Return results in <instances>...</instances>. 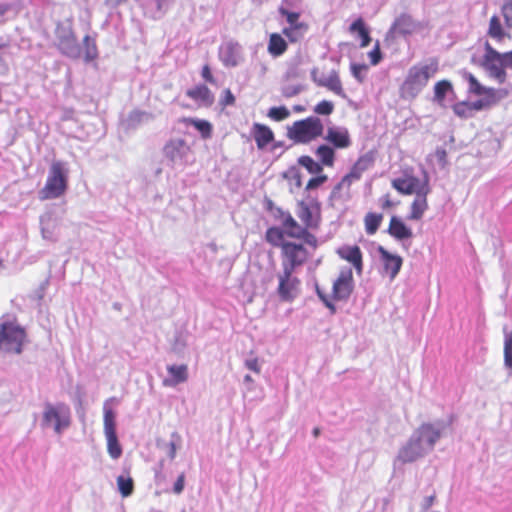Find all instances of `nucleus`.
<instances>
[{
    "label": "nucleus",
    "instance_id": "20",
    "mask_svg": "<svg viewBox=\"0 0 512 512\" xmlns=\"http://www.w3.org/2000/svg\"><path fill=\"white\" fill-rule=\"evenodd\" d=\"M168 376L163 379L162 384L165 387H176L185 383L189 378L187 364H172L167 366Z\"/></svg>",
    "mask_w": 512,
    "mask_h": 512
},
{
    "label": "nucleus",
    "instance_id": "41",
    "mask_svg": "<svg viewBox=\"0 0 512 512\" xmlns=\"http://www.w3.org/2000/svg\"><path fill=\"white\" fill-rule=\"evenodd\" d=\"M107 440V451L111 458L118 459L122 455V447L119 444L117 434L105 435Z\"/></svg>",
    "mask_w": 512,
    "mask_h": 512
},
{
    "label": "nucleus",
    "instance_id": "49",
    "mask_svg": "<svg viewBox=\"0 0 512 512\" xmlns=\"http://www.w3.org/2000/svg\"><path fill=\"white\" fill-rule=\"evenodd\" d=\"M334 111V105L327 100L320 101L315 107L314 112L318 115H330Z\"/></svg>",
    "mask_w": 512,
    "mask_h": 512
},
{
    "label": "nucleus",
    "instance_id": "63",
    "mask_svg": "<svg viewBox=\"0 0 512 512\" xmlns=\"http://www.w3.org/2000/svg\"><path fill=\"white\" fill-rule=\"evenodd\" d=\"M245 380H246V381H251L252 379H251V377H250L249 375H246V376H245Z\"/></svg>",
    "mask_w": 512,
    "mask_h": 512
},
{
    "label": "nucleus",
    "instance_id": "38",
    "mask_svg": "<svg viewBox=\"0 0 512 512\" xmlns=\"http://www.w3.org/2000/svg\"><path fill=\"white\" fill-rule=\"evenodd\" d=\"M183 122L194 126L201 134L202 138L208 139L212 135V125L210 122L195 118H184Z\"/></svg>",
    "mask_w": 512,
    "mask_h": 512
},
{
    "label": "nucleus",
    "instance_id": "44",
    "mask_svg": "<svg viewBox=\"0 0 512 512\" xmlns=\"http://www.w3.org/2000/svg\"><path fill=\"white\" fill-rule=\"evenodd\" d=\"M279 13L286 18L287 23L289 26H296V25H308L305 22H300V13L299 12H293L286 9L284 6H280L278 9Z\"/></svg>",
    "mask_w": 512,
    "mask_h": 512
},
{
    "label": "nucleus",
    "instance_id": "60",
    "mask_svg": "<svg viewBox=\"0 0 512 512\" xmlns=\"http://www.w3.org/2000/svg\"><path fill=\"white\" fill-rule=\"evenodd\" d=\"M146 113L143 112V111H137L134 113V118L137 120V121H140L142 119L143 116H145Z\"/></svg>",
    "mask_w": 512,
    "mask_h": 512
},
{
    "label": "nucleus",
    "instance_id": "7",
    "mask_svg": "<svg viewBox=\"0 0 512 512\" xmlns=\"http://www.w3.org/2000/svg\"><path fill=\"white\" fill-rule=\"evenodd\" d=\"M484 49L485 53L480 63L481 67L498 84H504L507 80V67L503 54L494 49L488 41L485 42Z\"/></svg>",
    "mask_w": 512,
    "mask_h": 512
},
{
    "label": "nucleus",
    "instance_id": "43",
    "mask_svg": "<svg viewBox=\"0 0 512 512\" xmlns=\"http://www.w3.org/2000/svg\"><path fill=\"white\" fill-rule=\"evenodd\" d=\"M504 333V361L507 367L512 368V330L507 331L504 328Z\"/></svg>",
    "mask_w": 512,
    "mask_h": 512
},
{
    "label": "nucleus",
    "instance_id": "12",
    "mask_svg": "<svg viewBox=\"0 0 512 512\" xmlns=\"http://www.w3.org/2000/svg\"><path fill=\"white\" fill-rule=\"evenodd\" d=\"M400 176L392 179L391 186L402 195H412L424 187V179H419L414 174L411 166H405L401 169Z\"/></svg>",
    "mask_w": 512,
    "mask_h": 512
},
{
    "label": "nucleus",
    "instance_id": "33",
    "mask_svg": "<svg viewBox=\"0 0 512 512\" xmlns=\"http://www.w3.org/2000/svg\"><path fill=\"white\" fill-rule=\"evenodd\" d=\"M487 35L497 42H502L506 36H509V34L506 33L498 15L491 16Z\"/></svg>",
    "mask_w": 512,
    "mask_h": 512
},
{
    "label": "nucleus",
    "instance_id": "48",
    "mask_svg": "<svg viewBox=\"0 0 512 512\" xmlns=\"http://www.w3.org/2000/svg\"><path fill=\"white\" fill-rule=\"evenodd\" d=\"M327 180H328V176L326 174H323V173L316 174V177L309 179V181L307 182V184L305 186V189L307 191L315 190V189L319 188L320 186H322L325 182H327Z\"/></svg>",
    "mask_w": 512,
    "mask_h": 512
},
{
    "label": "nucleus",
    "instance_id": "34",
    "mask_svg": "<svg viewBox=\"0 0 512 512\" xmlns=\"http://www.w3.org/2000/svg\"><path fill=\"white\" fill-rule=\"evenodd\" d=\"M383 214L377 212H368L364 216L363 223L367 235H374L383 222Z\"/></svg>",
    "mask_w": 512,
    "mask_h": 512
},
{
    "label": "nucleus",
    "instance_id": "9",
    "mask_svg": "<svg viewBox=\"0 0 512 512\" xmlns=\"http://www.w3.org/2000/svg\"><path fill=\"white\" fill-rule=\"evenodd\" d=\"M43 422L45 425L53 424L55 432L61 433L71 423L69 406L64 403H58L57 405L47 403L43 413Z\"/></svg>",
    "mask_w": 512,
    "mask_h": 512
},
{
    "label": "nucleus",
    "instance_id": "42",
    "mask_svg": "<svg viewBox=\"0 0 512 512\" xmlns=\"http://www.w3.org/2000/svg\"><path fill=\"white\" fill-rule=\"evenodd\" d=\"M104 432L105 435L116 433L115 414L111 408H104Z\"/></svg>",
    "mask_w": 512,
    "mask_h": 512
},
{
    "label": "nucleus",
    "instance_id": "8",
    "mask_svg": "<svg viewBox=\"0 0 512 512\" xmlns=\"http://www.w3.org/2000/svg\"><path fill=\"white\" fill-rule=\"evenodd\" d=\"M274 217L282 225V230L290 238L303 239L306 244L317 247V238L307 231L302 223H298L289 211L276 208Z\"/></svg>",
    "mask_w": 512,
    "mask_h": 512
},
{
    "label": "nucleus",
    "instance_id": "31",
    "mask_svg": "<svg viewBox=\"0 0 512 512\" xmlns=\"http://www.w3.org/2000/svg\"><path fill=\"white\" fill-rule=\"evenodd\" d=\"M349 32L353 35H357L360 38V47L365 48L371 42L369 29L367 28L364 20L360 17L356 19L350 26Z\"/></svg>",
    "mask_w": 512,
    "mask_h": 512
},
{
    "label": "nucleus",
    "instance_id": "3",
    "mask_svg": "<svg viewBox=\"0 0 512 512\" xmlns=\"http://www.w3.org/2000/svg\"><path fill=\"white\" fill-rule=\"evenodd\" d=\"M439 70L437 59H430L428 63L412 66L400 87L402 98H415Z\"/></svg>",
    "mask_w": 512,
    "mask_h": 512
},
{
    "label": "nucleus",
    "instance_id": "64",
    "mask_svg": "<svg viewBox=\"0 0 512 512\" xmlns=\"http://www.w3.org/2000/svg\"><path fill=\"white\" fill-rule=\"evenodd\" d=\"M117 4H120L122 2H125L126 0H115Z\"/></svg>",
    "mask_w": 512,
    "mask_h": 512
},
{
    "label": "nucleus",
    "instance_id": "40",
    "mask_svg": "<svg viewBox=\"0 0 512 512\" xmlns=\"http://www.w3.org/2000/svg\"><path fill=\"white\" fill-rule=\"evenodd\" d=\"M117 487L122 497H129L134 491V481L128 476L124 477L122 475L117 477Z\"/></svg>",
    "mask_w": 512,
    "mask_h": 512
},
{
    "label": "nucleus",
    "instance_id": "1",
    "mask_svg": "<svg viewBox=\"0 0 512 512\" xmlns=\"http://www.w3.org/2000/svg\"><path fill=\"white\" fill-rule=\"evenodd\" d=\"M464 78L468 82V93L474 96H482V98L474 102L461 101L455 103L452 110L461 119L473 117L475 112L492 107L508 95L507 89H495L482 85L472 73H466Z\"/></svg>",
    "mask_w": 512,
    "mask_h": 512
},
{
    "label": "nucleus",
    "instance_id": "18",
    "mask_svg": "<svg viewBox=\"0 0 512 512\" xmlns=\"http://www.w3.org/2000/svg\"><path fill=\"white\" fill-rule=\"evenodd\" d=\"M337 255L350 263L357 275H362L364 269L363 253L358 245H343L336 250Z\"/></svg>",
    "mask_w": 512,
    "mask_h": 512
},
{
    "label": "nucleus",
    "instance_id": "23",
    "mask_svg": "<svg viewBox=\"0 0 512 512\" xmlns=\"http://www.w3.org/2000/svg\"><path fill=\"white\" fill-rule=\"evenodd\" d=\"M387 233L397 241L410 240L413 237L412 229L396 215L390 218Z\"/></svg>",
    "mask_w": 512,
    "mask_h": 512
},
{
    "label": "nucleus",
    "instance_id": "28",
    "mask_svg": "<svg viewBox=\"0 0 512 512\" xmlns=\"http://www.w3.org/2000/svg\"><path fill=\"white\" fill-rule=\"evenodd\" d=\"M220 59L224 66L235 67L241 59L240 45L235 42H228L220 49Z\"/></svg>",
    "mask_w": 512,
    "mask_h": 512
},
{
    "label": "nucleus",
    "instance_id": "53",
    "mask_svg": "<svg viewBox=\"0 0 512 512\" xmlns=\"http://www.w3.org/2000/svg\"><path fill=\"white\" fill-rule=\"evenodd\" d=\"M235 101H236V99H235L233 93L231 92V90L225 89L223 91V97L221 98L220 104L223 107L232 106L235 104Z\"/></svg>",
    "mask_w": 512,
    "mask_h": 512
},
{
    "label": "nucleus",
    "instance_id": "35",
    "mask_svg": "<svg viewBox=\"0 0 512 512\" xmlns=\"http://www.w3.org/2000/svg\"><path fill=\"white\" fill-rule=\"evenodd\" d=\"M285 233L282 228L273 226L269 227L265 233V240L272 245L273 247H280L282 249V245L287 241L284 239Z\"/></svg>",
    "mask_w": 512,
    "mask_h": 512
},
{
    "label": "nucleus",
    "instance_id": "58",
    "mask_svg": "<svg viewBox=\"0 0 512 512\" xmlns=\"http://www.w3.org/2000/svg\"><path fill=\"white\" fill-rule=\"evenodd\" d=\"M502 54L506 63V67L512 69V50Z\"/></svg>",
    "mask_w": 512,
    "mask_h": 512
},
{
    "label": "nucleus",
    "instance_id": "56",
    "mask_svg": "<svg viewBox=\"0 0 512 512\" xmlns=\"http://www.w3.org/2000/svg\"><path fill=\"white\" fill-rule=\"evenodd\" d=\"M246 366L248 369H250L256 373L260 372V368H259L257 359H251V360L246 361Z\"/></svg>",
    "mask_w": 512,
    "mask_h": 512
},
{
    "label": "nucleus",
    "instance_id": "45",
    "mask_svg": "<svg viewBox=\"0 0 512 512\" xmlns=\"http://www.w3.org/2000/svg\"><path fill=\"white\" fill-rule=\"evenodd\" d=\"M500 12L504 19L505 26L512 29V0H503Z\"/></svg>",
    "mask_w": 512,
    "mask_h": 512
},
{
    "label": "nucleus",
    "instance_id": "32",
    "mask_svg": "<svg viewBox=\"0 0 512 512\" xmlns=\"http://www.w3.org/2000/svg\"><path fill=\"white\" fill-rule=\"evenodd\" d=\"M336 149L329 144H321L315 150V155L324 167L332 168L335 164Z\"/></svg>",
    "mask_w": 512,
    "mask_h": 512
},
{
    "label": "nucleus",
    "instance_id": "59",
    "mask_svg": "<svg viewBox=\"0 0 512 512\" xmlns=\"http://www.w3.org/2000/svg\"><path fill=\"white\" fill-rule=\"evenodd\" d=\"M434 500H435V495H431V496L427 497L425 500V508L431 507L434 503Z\"/></svg>",
    "mask_w": 512,
    "mask_h": 512
},
{
    "label": "nucleus",
    "instance_id": "51",
    "mask_svg": "<svg viewBox=\"0 0 512 512\" xmlns=\"http://www.w3.org/2000/svg\"><path fill=\"white\" fill-rule=\"evenodd\" d=\"M185 480H186L185 472H182L181 474H179L176 482L173 485L172 491L174 494L180 495L183 492V490L185 488Z\"/></svg>",
    "mask_w": 512,
    "mask_h": 512
},
{
    "label": "nucleus",
    "instance_id": "27",
    "mask_svg": "<svg viewBox=\"0 0 512 512\" xmlns=\"http://www.w3.org/2000/svg\"><path fill=\"white\" fill-rule=\"evenodd\" d=\"M416 22L412 16L406 13L399 15L393 22L390 32L394 35L407 36L415 32Z\"/></svg>",
    "mask_w": 512,
    "mask_h": 512
},
{
    "label": "nucleus",
    "instance_id": "46",
    "mask_svg": "<svg viewBox=\"0 0 512 512\" xmlns=\"http://www.w3.org/2000/svg\"><path fill=\"white\" fill-rule=\"evenodd\" d=\"M84 45L86 47L85 60L90 62L97 57V47L93 39L90 38L89 35H86L83 39Z\"/></svg>",
    "mask_w": 512,
    "mask_h": 512
},
{
    "label": "nucleus",
    "instance_id": "11",
    "mask_svg": "<svg viewBox=\"0 0 512 512\" xmlns=\"http://www.w3.org/2000/svg\"><path fill=\"white\" fill-rule=\"evenodd\" d=\"M282 268L295 270L309 258V252L302 243L288 241L281 249Z\"/></svg>",
    "mask_w": 512,
    "mask_h": 512
},
{
    "label": "nucleus",
    "instance_id": "22",
    "mask_svg": "<svg viewBox=\"0 0 512 512\" xmlns=\"http://www.w3.org/2000/svg\"><path fill=\"white\" fill-rule=\"evenodd\" d=\"M312 78L317 86L325 87L338 96H345L339 73L336 70H332L327 76L320 78L316 77V71L314 70L312 72Z\"/></svg>",
    "mask_w": 512,
    "mask_h": 512
},
{
    "label": "nucleus",
    "instance_id": "29",
    "mask_svg": "<svg viewBox=\"0 0 512 512\" xmlns=\"http://www.w3.org/2000/svg\"><path fill=\"white\" fill-rule=\"evenodd\" d=\"M57 46L61 53L68 57L77 58L79 56L77 37L72 32L61 36Z\"/></svg>",
    "mask_w": 512,
    "mask_h": 512
},
{
    "label": "nucleus",
    "instance_id": "16",
    "mask_svg": "<svg viewBox=\"0 0 512 512\" xmlns=\"http://www.w3.org/2000/svg\"><path fill=\"white\" fill-rule=\"evenodd\" d=\"M427 452L428 450L423 442L414 433L407 444L400 449L398 459L402 463H410L424 456Z\"/></svg>",
    "mask_w": 512,
    "mask_h": 512
},
{
    "label": "nucleus",
    "instance_id": "17",
    "mask_svg": "<svg viewBox=\"0 0 512 512\" xmlns=\"http://www.w3.org/2000/svg\"><path fill=\"white\" fill-rule=\"evenodd\" d=\"M323 138L334 149L343 150L352 145L350 133L345 127H328Z\"/></svg>",
    "mask_w": 512,
    "mask_h": 512
},
{
    "label": "nucleus",
    "instance_id": "25",
    "mask_svg": "<svg viewBox=\"0 0 512 512\" xmlns=\"http://www.w3.org/2000/svg\"><path fill=\"white\" fill-rule=\"evenodd\" d=\"M252 137L259 150L265 149L274 141L275 135L270 127L261 123H254L251 128Z\"/></svg>",
    "mask_w": 512,
    "mask_h": 512
},
{
    "label": "nucleus",
    "instance_id": "4",
    "mask_svg": "<svg viewBox=\"0 0 512 512\" xmlns=\"http://www.w3.org/2000/svg\"><path fill=\"white\" fill-rule=\"evenodd\" d=\"M26 341V330L18 323L17 317L14 315L3 316L0 321V350L11 354H21Z\"/></svg>",
    "mask_w": 512,
    "mask_h": 512
},
{
    "label": "nucleus",
    "instance_id": "36",
    "mask_svg": "<svg viewBox=\"0 0 512 512\" xmlns=\"http://www.w3.org/2000/svg\"><path fill=\"white\" fill-rule=\"evenodd\" d=\"M308 28V25L288 26L283 28L282 34L287 37L289 42L296 43L303 39Z\"/></svg>",
    "mask_w": 512,
    "mask_h": 512
},
{
    "label": "nucleus",
    "instance_id": "6",
    "mask_svg": "<svg viewBox=\"0 0 512 512\" xmlns=\"http://www.w3.org/2000/svg\"><path fill=\"white\" fill-rule=\"evenodd\" d=\"M324 132V125L318 117H307L295 121L287 129V137L294 143L308 144L321 137Z\"/></svg>",
    "mask_w": 512,
    "mask_h": 512
},
{
    "label": "nucleus",
    "instance_id": "24",
    "mask_svg": "<svg viewBox=\"0 0 512 512\" xmlns=\"http://www.w3.org/2000/svg\"><path fill=\"white\" fill-rule=\"evenodd\" d=\"M423 442L428 451L434 448L435 443L441 437V431L431 423H423L414 432Z\"/></svg>",
    "mask_w": 512,
    "mask_h": 512
},
{
    "label": "nucleus",
    "instance_id": "21",
    "mask_svg": "<svg viewBox=\"0 0 512 512\" xmlns=\"http://www.w3.org/2000/svg\"><path fill=\"white\" fill-rule=\"evenodd\" d=\"M163 151L172 162H181L190 153V147L184 139H173L166 143Z\"/></svg>",
    "mask_w": 512,
    "mask_h": 512
},
{
    "label": "nucleus",
    "instance_id": "57",
    "mask_svg": "<svg viewBox=\"0 0 512 512\" xmlns=\"http://www.w3.org/2000/svg\"><path fill=\"white\" fill-rule=\"evenodd\" d=\"M11 5L8 3H0V22H2V19L4 16L10 11Z\"/></svg>",
    "mask_w": 512,
    "mask_h": 512
},
{
    "label": "nucleus",
    "instance_id": "30",
    "mask_svg": "<svg viewBox=\"0 0 512 512\" xmlns=\"http://www.w3.org/2000/svg\"><path fill=\"white\" fill-rule=\"evenodd\" d=\"M288 49V42L279 33H272L269 36L267 51L274 57L282 56Z\"/></svg>",
    "mask_w": 512,
    "mask_h": 512
},
{
    "label": "nucleus",
    "instance_id": "50",
    "mask_svg": "<svg viewBox=\"0 0 512 512\" xmlns=\"http://www.w3.org/2000/svg\"><path fill=\"white\" fill-rule=\"evenodd\" d=\"M350 68H351L352 75L359 82H363V80H364L363 73L368 69L367 65L366 64L353 63V64H351Z\"/></svg>",
    "mask_w": 512,
    "mask_h": 512
},
{
    "label": "nucleus",
    "instance_id": "37",
    "mask_svg": "<svg viewBox=\"0 0 512 512\" xmlns=\"http://www.w3.org/2000/svg\"><path fill=\"white\" fill-rule=\"evenodd\" d=\"M298 164L305 168L310 174H320L323 173L324 166L319 162L314 160L309 155H303L298 158Z\"/></svg>",
    "mask_w": 512,
    "mask_h": 512
},
{
    "label": "nucleus",
    "instance_id": "19",
    "mask_svg": "<svg viewBox=\"0 0 512 512\" xmlns=\"http://www.w3.org/2000/svg\"><path fill=\"white\" fill-rule=\"evenodd\" d=\"M378 252H379L385 273L390 277V279H394L402 267V264H403L402 257L399 255L390 253L382 246L378 247Z\"/></svg>",
    "mask_w": 512,
    "mask_h": 512
},
{
    "label": "nucleus",
    "instance_id": "13",
    "mask_svg": "<svg viewBox=\"0 0 512 512\" xmlns=\"http://www.w3.org/2000/svg\"><path fill=\"white\" fill-rule=\"evenodd\" d=\"M374 158L370 154L360 156L352 165L349 172L342 177L339 183L334 187V191H340L343 188L349 189L352 183L361 179L363 173L373 166Z\"/></svg>",
    "mask_w": 512,
    "mask_h": 512
},
{
    "label": "nucleus",
    "instance_id": "26",
    "mask_svg": "<svg viewBox=\"0 0 512 512\" xmlns=\"http://www.w3.org/2000/svg\"><path fill=\"white\" fill-rule=\"evenodd\" d=\"M186 95L195 101L199 106L210 107L215 97L211 90L204 84H199L186 91Z\"/></svg>",
    "mask_w": 512,
    "mask_h": 512
},
{
    "label": "nucleus",
    "instance_id": "39",
    "mask_svg": "<svg viewBox=\"0 0 512 512\" xmlns=\"http://www.w3.org/2000/svg\"><path fill=\"white\" fill-rule=\"evenodd\" d=\"M453 91V86L448 80H440L434 86V99L437 103L443 104L447 93Z\"/></svg>",
    "mask_w": 512,
    "mask_h": 512
},
{
    "label": "nucleus",
    "instance_id": "61",
    "mask_svg": "<svg viewBox=\"0 0 512 512\" xmlns=\"http://www.w3.org/2000/svg\"><path fill=\"white\" fill-rule=\"evenodd\" d=\"M314 437H318L320 435V428L315 427L312 431Z\"/></svg>",
    "mask_w": 512,
    "mask_h": 512
},
{
    "label": "nucleus",
    "instance_id": "47",
    "mask_svg": "<svg viewBox=\"0 0 512 512\" xmlns=\"http://www.w3.org/2000/svg\"><path fill=\"white\" fill-rule=\"evenodd\" d=\"M268 116L275 121H283L290 116V111L285 106L272 107Z\"/></svg>",
    "mask_w": 512,
    "mask_h": 512
},
{
    "label": "nucleus",
    "instance_id": "14",
    "mask_svg": "<svg viewBox=\"0 0 512 512\" xmlns=\"http://www.w3.org/2000/svg\"><path fill=\"white\" fill-rule=\"evenodd\" d=\"M294 270L284 269L278 276L279 284L277 287V293L282 301L291 302L300 291V280L293 276Z\"/></svg>",
    "mask_w": 512,
    "mask_h": 512
},
{
    "label": "nucleus",
    "instance_id": "2",
    "mask_svg": "<svg viewBox=\"0 0 512 512\" xmlns=\"http://www.w3.org/2000/svg\"><path fill=\"white\" fill-rule=\"evenodd\" d=\"M315 290L325 307L330 310L331 314H335V302L347 301L354 290L352 269L349 267L340 269L337 277L332 282L330 293H326L319 284L315 285Z\"/></svg>",
    "mask_w": 512,
    "mask_h": 512
},
{
    "label": "nucleus",
    "instance_id": "55",
    "mask_svg": "<svg viewBox=\"0 0 512 512\" xmlns=\"http://www.w3.org/2000/svg\"><path fill=\"white\" fill-rule=\"evenodd\" d=\"M380 202H381V208L383 210H388V209H391V208H394L397 203H395L392 198H391V195L390 194H385L381 199H380Z\"/></svg>",
    "mask_w": 512,
    "mask_h": 512
},
{
    "label": "nucleus",
    "instance_id": "5",
    "mask_svg": "<svg viewBox=\"0 0 512 512\" xmlns=\"http://www.w3.org/2000/svg\"><path fill=\"white\" fill-rule=\"evenodd\" d=\"M68 188V170L61 161H54L49 169L44 187L39 191L40 200L63 196Z\"/></svg>",
    "mask_w": 512,
    "mask_h": 512
},
{
    "label": "nucleus",
    "instance_id": "62",
    "mask_svg": "<svg viewBox=\"0 0 512 512\" xmlns=\"http://www.w3.org/2000/svg\"><path fill=\"white\" fill-rule=\"evenodd\" d=\"M175 451H176L175 445H174V443H172L171 444V453H170L171 458L175 457Z\"/></svg>",
    "mask_w": 512,
    "mask_h": 512
},
{
    "label": "nucleus",
    "instance_id": "52",
    "mask_svg": "<svg viewBox=\"0 0 512 512\" xmlns=\"http://www.w3.org/2000/svg\"><path fill=\"white\" fill-rule=\"evenodd\" d=\"M201 77L203 80L207 83H210L212 85H216V79L212 74L211 68L208 64H205L201 69Z\"/></svg>",
    "mask_w": 512,
    "mask_h": 512
},
{
    "label": "nucleus",
    "instance_id": "10",
    "mask_svg": "<svg viewBox=\"0 0 512 512\" xmlns=\"http://www.w3.org/2000/svg\"><path fill=\"white\" fill-rule=\"evenodd\" d=\"M296 215L307 231L319 228L322 220L321 204L316 199L298 201Z\"/></svg>",
    "mask_w": 512,
    "mask_h": 512
},
{
    "label": "nucleus",
    "instance_id": "54",
    "mask_svg": "<svg viewBox=\"0 0 512 512\" xmlns=\"http://www.w3.org/2000/svg\"><path fill=\"white\" fill-rule=\"evenodd\" d=\"M369 58L372 65H377L382 60V53L379 43H377L375 47L369 52Z\"/></svg>",
    "mask_w": 512,
    "mask_h": 512
},
{
    "label": "nucleus",
    "instance_id": "15",
    "mask_svg": "<svg viewBox=\"0 0 512 512\" xmlns=\"http://www.w3.org/2000/svg\"><path fill=\"white\" fill-rule=\"evenodd\" d=\"M431 192L429 179L426 176L424 178V187L420 190L415 192V198L413 199L411 205H410V211L407 216L408 220L411 221H419L423 218L425 212L429 208L428 204V195Z\"/></svg>",
    "mask_w": 512,
    "mask_h": 512
}]
</instances>
